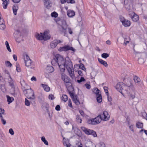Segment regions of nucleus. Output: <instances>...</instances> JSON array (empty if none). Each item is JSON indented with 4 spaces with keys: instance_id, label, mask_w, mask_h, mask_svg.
Segmentation results:
<instances>
[{
    "instance_id": "nucleus-1",
    "label": "nucleus",
    "mask_w": 147,
    "mask_h": 147,
    "mask_svg": "<svg viewBox=\"0 0 147 147\" xmlns=\"http://www.w3.org/2000/svg\"><path fill=\"white\" fill-rule=\"evenodd\" d=\"M131 85L128 86L125 85L122 82H119L117 83L115 86L116 89L123 95L124 93H127V89L131 86H133V85L130 82Z\"/></svg>"
},
{
    "instance_id": "nucleus-2",
    "label": "nucleus",
    "mask_w": 147,
    "mask_h": 147,
    "mask_svg": "<svg viewBox=\"0 0 147 147\" xmlns=\"http://www.w3.org/2000/svg\"><path fill=\"white\" fill-rule=\"evenodd\" d=\"M35 36L37 39L39 40H46L50 38L49 33L47 31H45L43 34L42 33H40V34L36 33Z\"/></svg>"
},
{
    "instance_id": "nucleus-3",
    "label": "nucleus",
    "mask_w": 147,
    "mask_h": 147,
    "mask_svg": "<svg viewBox=\"0 0 147 147\" xmlns=\"http://www.w3.org/2000/svg\"><path fill=\"white\" fill-rule=\"evenodd\" d=\"M55 55L60 71L61 72H64L65 71V67L64 65H63L64 62V59L60 54H57Z\"/></svg>"
},
{
    "instance_id": "nucleus-4",
    "label": "nucleus",
    "mask_w": 147,
    "mask_h": 147,
    "mask_svg": "<svg viewBox=\"0 0 147 147\" xmlns=\"http://www.w3.org/2000/svg\"><path fill=\"white\" fill-rule=\"evenodd\" d=\"M61 80L64 81L65 85L67 88L68 90H69V88H73L71 86V84L70 82V79L69 77L66 76L65 74L62 73L61 74Z\"/></svg>"
},
{
    "instance_id": "nucleus-5",
    "label": "nucleus",
    "mask_w": 147,
    "mask_h": 147,
    "mask_svg": "<svg viewBox=\"0 0 147 147\" xmlns=\"http://www.w3.org/2000/svg\"><path fill=\"white\" fill-rule=\"evenodd\" d=\"M24 57L26 66L27 67H30L31 69L34 68V64L27 54H24Z\"/></svg>"
},
{
    "instance_id": "nucleus-6",
    "label": "nucleus",
    "mask_w": 147,
    "mask_h": 147,
    "mask_svg": "<svg viewBox=\"0 0 147 147\" xmlns=\"http://www.w3.org/2000/svg\"><path fill=\"white\" fill-rule=\"evenodd\" d=\"M24 92L28 98L33 100L35 99V97L34 96V93L31 89L25 90Z\"/></svg>"
},
{
    "instance_id": "nucleus-7",
    "label": "nucleus",
    "mask_w": 147,
    "mask_h": 147,
    "mask_svg": "<svg viewBox=\"0 0 147 147\" xmlns=\"http://www.w3.org/2000/svg\"><path fill=\"white\" fill-rule=\"evenodd\" d=\"M102 120V119L99 115L94 119H91L88 120V123L89 124L95 125L100 123Z\"/></svg>"
},
{
    "instance_id": "nucleus-8",
    "label": "nucleus",
    "mask_w": 147,
    "mask_h": 147,
    "mask_svg": "<svg viewBox=\"0 0 147 147\" xmlns=\"http://www.w3.org/2000/svg\"><path fill=\"white\" fill-rule=\"evenodd\" d=\"M63 65H64L65 68L66 67L67 70L73 68L72 63L71 60L68 58L65 59V61Z\"/></svg>"
},
{
    "instance_id": "nucleus-9",
    "label": "nucleus",
    "mask_w": 147,
    "mask_h": 147,
    "mask_svg": "<svg viewBox=\"0 0 147 147\" xmlns=\"http://www.w3.org/2000/svg\"><path fill=\"white\" fill-rule=\"evenodd\" d=\"M68 91L70 96L76 104L77 105L80 104V102L77 96L75 95L74 93L69 90H68Z\"/></svg>"
},
{
    "instance_id": "nucleus-10",
    "label": "nucleus",
    "mask_w": 147,
    "mask_h": 147,
    "mask_svg": "<svg viewBox=\"0 0 147 147\" xmlns=\"http://www.w3.org/2000/svg\"><path fill=\"white\" fill-rule=\"evenodd\" d=\"M102 120L103 121H107L109 120L110 116L108 112L106 111H104L103 113L99 115Z\"/></svg>"
},
{
    "instance_id": "nucleus-11",
    "label": "nucleus",
    "mask_w": 147,
    "mask_h": 147,
    "mask_svg": "<svg viewBox=\"0 0 147 147\" xmlns=\"http://www.w3.org/2000/svg\"><path fill=\"white\" fill-rule=\"evenodd\" d=\"M129 14L132 20L134 22H137L139 20L138 16L133 11H129Z\"/></svg>"
},
{
    "instance_id": "nucleus-12",
    "label": "nucleus",
    "mask_w": 147,
    "mask_h": 147,
    "mask_svg": "<svg viewBox=\"0 0 147 147\" xmlns=\"http://www.w3.org/2000/svg\"><path fill=\"white\" fill-rule=\"evenodd\" d=\"M120 20L122 24L125 27H129L131 24V22L130 21L125 19L123 17L120 18Z\"/></svg>"
},
{
    "instance_id": "nucleus-13",
    "label": "nucleus",
    "mask_w": 147,
    "mask_h": 147,
    "mask_svg": "<svg viewBox=\"0 0 147 147\" xmlns=\"http://www.w3.org/2000/svg\"><path fill=\"white\" fill-rule=\"evenodd\" d=\"M68 50H71L74 51V49L72 47H70L68 45H66L65 46L60 47L58 49L59 51H66Z\"/></svg>"
},
{
    "instance_id": "nucleus-14",
    "label": "nucleus",
    "mask_w": 147,
    "mask_h": 147,
    "mask_svg": "<svg viewBox=\"0 0 147 147\" xmlns=\"http://www.w3.org/2000/svg\"><path fill=\"white\" fill-rule=\"evenodd\" d=\"M63 42L62 40H54L52 41L50 43V45L51 48H55L59 43H61Z\"/></svg>"
},
{
    "instance_id": "nucleus-15",
    "label": "nucleus",
    "mask_w": 147,
    "mask_h": 147,
    "mask_svg": "<svg viewBox=\"0 0 147 147\" xmlns=\"http://www.w3.org/2000/svg\"><path fill=\"white\" fill-rule=\"evenodd\" d=\"M45 6L47 8H49L51 6V3L50 0H46L43 1Z\"/></svg>"
},
{
    "instance_id": "nucleus-16",
    "label": "nucleus",
    "mask_w": 147,
    "mask_h": 147,
    "mask_svg": "<svg viewBox=\"0 0 147 147\" xmlns=\"http://www.w3.org/2000/svg\"><path fill=\"white\" fill-rule=\"evenodd\" d=\"M133 79L136 85L138 86L140 85V83L141 81V80L139 78L135 76H134Z\"/></svg>"
},
{
    "instance_id": "nucleus-17",
    "label": "nucleus",
    "mask_w": 147,
    "mask_h": 147,
    "mask_svg": "<svg viewBox=\"0 0 147 147\" xmlns=\"http://www.w3.org/2000/svg\"><path fill=\"white\" fill-rule=\"evenodd\" d=\"M82 130L86 134L88 135H90L91 130L87 129L84 127H81Z\"/></svg>"
},
{
    "instance_id": "nucleus-18",
    "label": "nucleus",
    "mask_w": 147,
    "mask_h": 147,
    "mask_svg": "<svg viewBox=\"0 0 147 147\" xmlns=\"http://www.w3.org/2000/svg\"><path fill=\"white\" fill-rule=\"evenodd\" d=\"M3 2L2 5L4 9L7 8V5L9 3V0H2Z\"/></svg>"
},
{
    "instance_id": "nucleus-19",
    "label": "nucleus",
    "mask_w": 147,
    "mask_h": 147,
    "mask_svg": "<svg viewBox=\"0 0 147 147\" xmlns=\"http://www.w3.org/2000/svg\"><path fill=\"white\" fill-rule=\"evenodd\" d=\"M63 144L64 146L67 147H70L71 146L69 140H68L65 139L64 138H63Z\"/></svg>"
},
{
    "instance_id": "nucleus-20",
    "label": "nucleus",
    "mask_w": 147,
    "mask_h": 147,
    "mask_svg": "<svg viewBox=\"0 0 147 147\" xmlns=\"http://www.w3.org/2000/svg\"><path fill=\"white\" fill-rule=\"evenodd\" d=\"M67 15L70 17H71L75 15V13L74 11L71 10H68L67 12Z\"/></svg>"
},
{
    "instance_id": "nucleus-21",
    "label": "nucleus",
    "mask_w": 147,
    "mask_h": 147,
    "mask_svg": "<svg viewBox=\"0 0 147 147\" xmlns=\"http://www.w3.org/2000/svg\"><path fill=\"white\" fill-rule=\"evenodd\" d=\"M67 71L69 73V76L71 77L72 78H74L75 77V75L73 68L69 69V70H67Z\"/></svg>"
},
{
    "instance_id": "nucleus-22",
    "label": "nucleus",
    "mask_w": 147,
    "mask_h": 147,
    "mask_svg": "<svg viewBox=\"0 0 147 147\" xmlns=\"http://www.w3.org/2000/svg\"><path fill=\"white\" fill-rule=\"evenodd\" d=\"M98 60L99 62L102 65L105 67H107L108 64L106 61L99 58H98Z\"/></svg>"
},
{
    "instance_id": "nucleus-23",
    "label": "nucleus",
    "mask_w": 147,
    "mask_h": 147,
    "mask_svg": "<svg viewBox=\"0 0 147 147\" xmlns=\"http://www.w3.org/2000/svg\"><path fill=\"white\" fill-rule=\"evenodd\" d=\"M56 59V55H55L51 61V64L53 66L58 65V63Z\"/></svg>"
},
{
    "instance_id": "nucleus-24",
    "label": "nucleus",
    "mask_w": 147,
    "mask_h": 147,
    "mask_svg": "<svg viewBox=\"0 0 147 147\" xmlns=\"http://www.w3.org/2000/svg\"><path fill=\"white\" fill-rule=\"evenodd\" d=\"M18 9V7L17 5H15L13 7V13L15 15L17 14V11Z\"/></svg>"
},
{
    "instance_id": "nucleus-25",
    "label": "nucleus",
    "mask_w": 147,
    "mask_h": 147,
    "mask_svg": "<svg viewBox=\"0 0 147 147\" xmlns=\"http://www.w3.org/2000/svg\"><path fill=\"white\" fill-rule=\"evenodd\" d=\"M67 28V27L66 26H62L61 27V28L60 30L61 33L65 34L66 32Z\"/></svg>"
},
{
    "instance_id": "nucleus-26",
    "label": "nucleus",
    "mask_w": 147,
    "mask_h": 147,
    "mask_svg": "<svg viewBox=\"0 0 147 147\" xmlns=\"http://www.w3.org/2000/svg\"><path fill=\"white\" fill-rule=\"evenodd\" d=\"M136 126L137 128H142L143 126V123L139 121L137 122L136 123Z\"/></svg>"
},
{
    "instance_id": "nucleus-27",
    "label": "nucleus",
    "mask_w": 147,
    "mask_h": 147,
    "mask_svg": "<svg viewBox=\"0 0 147 147\" xmlns=\"http://www.w3.org/2000/svg\"><path fill=\"white\" fill-rule=\"evenodd\" d=\"M3 22V19H1V20H0V29H4L5 28V25Z\"/></svg>"
},
{
    "instance_id": "nucleus-28",
    "label": "nucleus",
    "mask_w": 147,
    "mask_h": 147,
    "mask_svg": "<svg viewBox=\"0 0 147 147\" xmlns=\"http://www.w3.org/2000/svg\"><path fill=\"white\" fill-rule=\"evenodd\" d=\"M6 97L7 99V101L8 102L9 104L11 103L14 100V98L12 97H10L9 95H7Z\"/></svg>"
},
{
    "instance_id": "nucleus-29",
    "label": "nucleus",
    "mask_w": 147,
    "mask_h": 147,
    "mask_svg": "<svg viewBox=\"0 0 147 147\" xmlns=\"http://www.w3.org/2000/svg\"><path fill=\"white\" fill-rule=\"evenodd\" d=\"M93 92L96 94V96L98 95L101 94L100 93V90L97 88H94L92 90Z\"/></svg>"
},
{
    "instance_id": "nucleus-30",
    "label": "nucleus",
    "mask_w": 147,
    "mask_h": 147,
    "mask_svg": "<svg viewBox=\"0 0 147 147\" xmlns=\"http://www.w3.org/2000/svg\"><path fill=\"white\" fill-rule=\"evenodd\" d=\"M42 86L43 87L44 90L47 92H48L50 90V88L47 85L42 84Z\"/></svg>"
},
{
    "instance_id": "nucleus-31",
    "label": "nucleus",
    "mask_w": 147,
    "mask_h": 147,
    "mask_svg": "<svg viewBox=\"0 0 147 147\" xmlns=\"http://www.w3.org/2000/svg\"><path fill=\"white\" fill-rule=\"evenodd\" d=\"M47 70L49 73H51L54 71V69L52 66L48 67L47 68Z\"/></svg>"
},
{
    "instance_id": "nucleus-32",
    "label": "nucleus",
    "mask_w": 147,
    "mask_h": 147,
    "mask_svg": "<svg viewBox=\"0 0 147 147\" xmlns=\"http://www.w3.org/2000/svg\"><path fill=\"white\" fill-rule=\"evenodd\" d=\"M97 97V100L98 102H100L102 101V97L101 94H99L98 95L96 96Z\"/></svg>"
},
{
    "instance_id": "nucleus-33",
    "label": "nucleus",
    "mask_w": 147,
    "mask_h": 147,
    "mask_svg": "<svg viewBox=\"0 0 147 147\" xmlns=\"http://www.w3.org/2000/svg\"><path fill=\"white\" fill-rule=\"evenodd\" d=\"M62 99L64 102H66L68 100L67 96L65 94L63 95L62 96Z\"/></svg>"
},
{
    "instance_id": "nucleus-34",
    "label": "nucleus",
    "mask_w": 147,
    "mask_h": 147,
    "mask_svg": "<svg viewBox=\"0 0 147 147\" xmlns=\"http://www.w3.org/2000/svg\"><path fill=\"white\" fill-rule=\"evenodd\" d=\"M129 99H134L135 97V93H131L129 96Z\"/></svg>"
},
{
    "instance_id": "nucleus-35",
    "label": "nucleus",
    "mask_w": 147,
    "mask_h": 147,
    "mask_svg": "<svg viewBox=\"0 0 147 147\" xmlns=\"http://www.w3.org/2000/svg\"><path fill=\"white\" fill-rule=\"evenodd\" d=\"M0 117L2 123L4 125L6 123V121L3 119L2 116V115L1 113H0Z\"/></svg>"
},
{
    "instance_id": "nucleus-36",
    "label": "nucleus",
    "mask_w": 147,
    "mask_h": 147,
    "mask_svg": "<svg viewBox=\"0 0 147 147\" xmlns=\"http://www.w3.org/2000/svg\"><path fill=\"white\" fill-rule=\"evenodd\" d=\"M41 140L46 145H48V142L46 140L45 138L44 137H42L41 138Z\"/></svg>"
},
{
    "instance_id": "nucleus-37",
    "label": "nucleus",
    "mask_w": 147,
    "mask_h": 147,
    "mask_svg": "<svg viewBox=\"0 0 147 147\" xmlns=\"http://www.w3.org/2000/svg\"><path fill=\"white\" fill-rule=\"evenodd\" d=\"M5 45H6L7 49L8 51L9 52H11V50L10 48L8 42L7 41H6L5 42Z\"/></svg>"
},
{
    "instance_id": "nucleus-38",
    "label": "nucleus",
    "mask_w": 147,
    "mask_h": 147,
    "mask_svg": "<svg viewBox=\"0 0 147 147\" xmlns=\"http://www.w3.org/2000/svg\"><path fill=\"white\" fill-rule=\"evenodd\" d=\"M58 16V13L54 11L51 13V16L53 17L56 18Z\"/></svg>"
},
{
    "instance_id": "nucleus-39",
    "label": "nucleus",
    "mask_w": 147,
    "mask_h": 147,
    "mask_svg": "<svg viewBox=\"0 0 147 147\" xmlns=\"http://www.w3.org/2000/svg\"><path fill=\"white\" fill-rule=\"evenodd\" d=\"M109 55L106 53H103L101 55L102 57L105 58H107V57H109Z\"/></svg>"
},
{
    "instance_id": "nucleus-40",
    "label": "nucleus",
    "mask_w": 147,
    "mask_h": 147,
    "mask_svg": "<svg viewBox=\"0 0 147 147\" xmlns=\"http://www.w3.org/2000/svg\"><path fill=\"white\" fill-rule=\"evenodd\" d=\"M9 81V84L12 88H13L14 86L13 81L11 79Z\"/></svg>"
},
{
    "instance_id": "nucleus-41",
    "label": "nucleus",
    "mask_w": 147,
    "mask_h": 147,
    "mask_svg": "<svg viewBox=\"0 0 147 147\" xmlns=\"http://www.w3.org/2000/svg\"><path fill=\"white\" fill-rule=\"evenodd\" d=\"M76 119L78 122H79L80 123H82V119L81 118H80V116L79 115H77L76 116Z\"/></svg>"
},
{
    "instance_id": "nucleus-42",
    "label": "nucleus",
    "mask_w": 147,
    "mask_h": 147,
    "mask_svg": "<svg viewBox=\"0 0 147 147\" xmlns=\"http://www.w3.org/2000/svg\"><path fill=\"white\" fill-rule=\"evenodd\" d=\"M68 106L71 108H73V106L72 105V103L70 99H69L68 100Z\"/></svg>"
},
{
    "instance_id": "nucleus-43",
    "label": "nucleus",
    "mask_w": 147,
    "mask_h": 147,
    "mask_svg": "<svg viewBox=\"0 0 147 147\" xmlns=\"http://www.w3.org/2000/svg\"><path fill=\"white\" fill-rule=\"evenodd\" d=\"M85 81V79L83 77H81L80 80H77V82L79 83H80L83 81Z\"/></svg>"
},
{
    "instance_id": "nucleus-44",
    "label": "nucleus",
    "mask_w": 147,
    "mask_h": 147,
    "mask_svg": "<svg viewBox=\"0 0 147 147\" xmlns=\"http://www.w3.org/2000/svg\"><path fill=\"white\" fill-rule=\"evenodd\" d=\"M91 131L90 135H92L94 137L96 136L97 134L96 132L92 130H91Z\"/></svg>"
},
{
    "instance_id": "nucleus-45",
    "label": "nucleus",
    "mask_w": 147,
    "mask_h": 147,
    "mask_svg": "<svg viewBox=\"0 0 147 147\" xmlns=\"http://www.w3.org/2000/svg\"><path fill=\"white\" fill-rule=\"evenodd\" d=\"M25 104L28 106L30 105V103L29 101L26 98H25Z\"/></svg>"
},
{
    "instance_id": "nucleus-46",
    "label": "nucleus",
    "mask_w": 147,
    "mask_h": 147,
    "mask_svg": "<svg viewBox=\"0 0 147 147\" xmlns=\"http://www.w3.org/2000/svg\"><path fill=\"white\" fill-rule=\"evenodd\" d=\"M144 62L143 60L141 59H139L138 60V63L140 64H142Z\"/></svg>"
},
{
    "instance_id": "nucleus-47",
    "label": "nucleus",
    "mask_w": 147,
    "mask_h": 147,
    "mask_svg": "<svg viewBox=\"0 0 147 147\" xmlns=\"http://www.w3.org/2000/svg\"><path fill=\"white\" fill-rule=\"evenodd\" d=\"M104 90L105 92L106 93H107V95H108V88L107 87H104Z\"/></svg>"
},
{
    "instance_id": "nucleus-48",
    "label": "nucleus",
    "mask_w": 147,
    "mask_h": 147,
    "mask_svg": "<svg viewBox=\"0 0 147 147\" xmlns=\"http://www.w3.org/2000/svg\"><path fill=\"white\" fill-rule=\"evenodd\" d=\"M6 66H7L8 67H11L12 64H11L10 63V62L9 61H7L6 63Z\"/></svg>"
},
{
    "instance_id": "nucleus-49",
    "label": "nucleus",
    "mask_w": 147,
    "mask_h": 147,
    "mask_svg": "<svg viewBox=\"0 0 147 147\" xmlns=\"http://www.w3.org/2000/svg\"><path fill=\"white\" fill-rule=\"evenodd\" d=\"M79 68L82 70H84L83 68H85L84 64L82 63H80L79 65Z\"/></svg>"
},
{
    "instance_id": "nucleus-50",
    "label": "nucleus",
    "mask_w": 147,
    "mask_h": 147,
    "mask_svg": "<svg viewBox=\"0 0 147 147\" xmlns=\"http://www.w3.org/2000/svg\"><path fill=\"white\" fill-rule=\"evenodd\" d=\"M66 2L68 3H74L75 1L74 0H66Z\"/></svg>"
},
{
    "instance_id": "nucleus-51",
    "label": "nucleus",
    "mask_w": 147,
    "mask_h": 147,
    "mask_svg": "<svg viewBox=\"0 0 147 147\" xmlns=\"http://www.w3.org/2000/svg\"><path fill=\"white\" fill-rule=\"evenodd\" d=\"M78 74L80 76H83V73L82 71L81 70H79L78 71Z\"/></svg>"
},
{
    "instance_id": "nucleus-52",
    "label": "nucleus",
    "mask_w": 147,
    "mask_h": 147,
    "mask_svg": "<svg viewBox=\"0 0 147 147\" xmlns=\"http://www.w3.org/2000/svg\"><path fill=\"white\" fill-rule=\"evenodd\" d=\"M9 133L12 135L14 134V132L13 131V129L11 128L9 130Z\"/></svg>"
},
{
    "instance_id": "nucleus-53",
    "label": "nucleus",
    "mask_w": 147,
    "mask_h": 147,
    "mask_svg": "<svg viewBox=\"0 0 147 147\" xmlns=\"http://www.w3.org/2000/svg\"><path fill=\"white\" fill-rule=\"evenodd\" d=\"M79 111L82 116H84V112L82 110H80Z\"/></svg>"
},
{
    "instance_id": "nucleus-54",
    "label": "nucleus",
    "mask_w": 147,
    "mask_h": 147,
    "mask_svg": "<svg viewBox=\"0 0 147 147\" xmlns=\"http://www.w3.org/2000/svg\"><path fill=\"white\" fill-rule=\"evenodd\" d=\"M61 108L59 105H57L55 107V109L57 111H59L60 110Z\"/></svg>"
},
{
    "instance_id": "nucleus-55",
    "label": "nucleus",
    "mask_w": 147,
    "mask_h": 147,
    "mask_svg": "<svg viewBox=\"0 0 147 147\" xmlns=\"http://www.w3.org/2000/svg\"><path fill=\"white\" fill-rule=\"evenodd\" d=\"M85 86H86V87L88 89H90L91 87L90 85L88 84H85Z\"/></svg>"
},
{
    "instance_id": "nucleus-56",
    "label": "nucleus",
    "mask_w": 147,
    "mask_h": 147,
    "mask_svg": "<svg viewBox=\"0 0 147 147\" xmlns=\"http://www.w3.org/2000/svg\"><path fill=\"white\" fill-rule=\"evenodd\" d=\"M49 98L51 100L53 99L54 98V96L52 94H50L49 96Z\"/></svg>"
},
{
    "instance_id": "nucleus-57",
    "label": "nucleus",
    "mask_w": 147,
    "mask_h": 147,
    "mask_svg": "<svg viewBox=\"0 0 147 147\" xmlns=\"http://www.w3.org/2000/svg\"><path fill=\"white\" fill-rule=\"evenodd\" d=\"M0 110H1V111L0 110V113H1L2 115L4 114V113L5 112V110H4V109H2V108H0Z\"/></svg>"
},
{
    "instance_id": "nucleus-58",
    "label": "nucleus",
    "mask_w": 147,
    "mask_h": 147,
    "mask_svg": "<svg viewBox=\"0 0 147 147\" xmlns=\"http://www.w3.org/2000/svg\"><path fill=\"white\" fill-rule=\"evenodd\" d=\"M107 98H108V101L109 102H111L112 100V99L111 98V96H109L108 94L107 95Z\"/></svg>"
},
{
    "instance_id": "nucleus-59",
    "label": "nucleus",
    "mask_w": 147,
    "mask_h": 147,
    "mask_svg": "<svg viewBox=\"0 0 147 147\" xmlns=\"http://www.w3.org/2000/svg\"><path fill=\"white\" fill-rule=\"evenodd\" d=\"M18 65L16 63V70L18 71H21L20 69L18 67Z\"/></svg>"
},
{
    "instance_id": "nucleus-60",
    "label": "nucleus",
    "mask_w": 147,
    "mask_h": 147,
    "mask_svg": "<svg viewBox=\"0 0 147 147\" xmlns=\"http://www.w3.org/2000/svg\"><path fill=\"white\" fill-rule=\"evenodd\" d=\"M13 57L15 61H17V56L16 55H13Z\"/></svg>"
},
{
    "instance_id": "nucleus-61",
    "label": "nucleus",
    "mask_w": 147,
    "mask_h": 147,
    "mask_svg": "<svg viewBox=\"0 0 147 147\" xmlns=\"http://www.w3.org/2000/svg\"><path fill=\"white\" fill-rule=\"evenodd\" d=\"M21 0H12L13 2L15 3H18L20 2Z\"/></svg>"
},
{
    "instance_id": "nucleus-62",
    "label": "nucleus",
    "mask_w": 147,
    "mask_h": 147,
    "mask_svg": "<svg viewBox=\"0 0 147 147\" xmlns=\"http://www.w3.org/2000/svg\"><path fill=\"white\" fill-rule=\"evenodd\" d=\"M106 43L108 45H110L111 44V41L109 40H107L106 42Z\"/></svg>"
},
{
    "instance_id": "nucleus-63",
    "label": "nucleus",
    "mask_w": 147,
    "mask_h": 147,
    "mask_svg": "<svg viewBox=\"0 0 147 147\" xmlns=\"http://www.w3.org/2000/svg\"><path fill=\"white\" fill-rule=\"evenodd\" d=\"M31 80L32 81H36V79L35 77L33 76L31 78Z\"/></svg>"
},
{
    "instance_id": "nucleus-64",
    "label": "nucleus",
    "mask_w": 147,
    "mask_h": 147,
    "mask_svg": "<svg viewBox=\"0 0 147 147\" xmlns=\"http://www.w3.org/2000/svg\"><path fill=\"white\" fill-rule=\"evenodd\" d=\"M144 131L145 133L147 135V130H144L143 129H142L141 130H140V133H141L142 131Z\"/></svg>"
}]
</instances>
